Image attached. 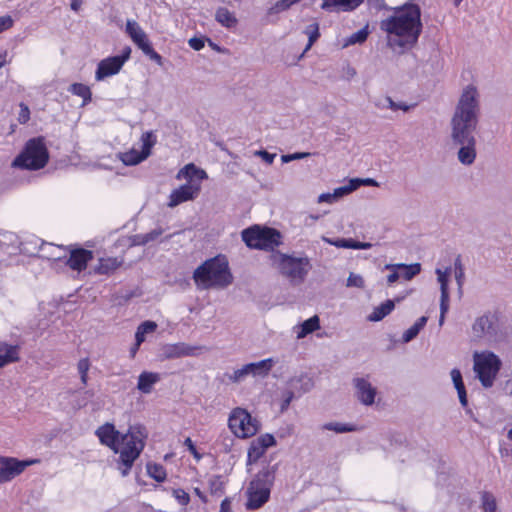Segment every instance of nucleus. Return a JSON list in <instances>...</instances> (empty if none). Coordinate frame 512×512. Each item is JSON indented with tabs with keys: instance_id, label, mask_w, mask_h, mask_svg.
<instances>
[{
	"instance_id": "1a4fd4ad",
	"label": "nucleus",
	"mask_w": 512,
	"mask_h": 512,
	"mask_svg": "<svg viewBox=\"0 0 512 512\" xmlns=\"http://www.w3.org/2000/svg\"><path fill=\"white\" fill-rule=\"evenodd\" d=\"M473 361V369L482 386L492 387L502 366L499 357L491 351L475 352Z\"/></svg>"
},
{
	"instance_id": "f8f14e48",
	"label": "nucleus",
	"mask_w": 512,
	"mask_h": 512,
	"mask_svg": "<svg viewBox=\"0 0 512 512\" xmlns=\"http://www.w3.org/2000/svg\"><path fill=\"white\" fill-rule=\"evenodd\" d=\"M131 48L126 46L122 50L121 55L107 57L98 63L95 79L101 81L106 77L117 74L123 67L126 61L130 59Z\"/></svg>"
},
{
	"instance_id": "a18cd8bd",
	"label": "nucleus",
	"mask_w": 512,
	"mask_h": 512,
	"mask_svg": "<svg viewBox=\"0 0 512 512\" xmlns=\"http://www.w3.org/2000/svg\"><path fill=\"white\" fill-rule=\"evenodd\" d=\"M254 442L259 444L265 451L267 448L275 445V438L270 434H265L258 437Z\"/></svg>"
},
{
	"instance_id": "5fc2aeb1",
	"label": "nucleus",
	"mask_w": 512,
	"mask_h": 512,
	"mask_svg": "<svg viewBox=\"0 0 512 512\" xmlns=\"http://www.w3.org/2000/svg\"><path fill=\"white\" fill-rule=\"evenodd\" d=\"M29 119H30V111H29V108H28L26 105L21 104V111H20V113H19L18 121H19L21 124H24V123H26Z\"/></svg>"
},
{
	"instance_id": "b1692460",
	"label": "nucleus",
	"mask_w": 512,
	"mask_h": 512,
	"mask_svg": "<svg viewBox=\"0 0 512 512\" xmlns=\"http://www.w3.org/2000/svg\"><path fill=\"white\" fill-rule=\"evenodd\" d=\"M159 380L160 376L158 373L144 371L138 377L137 388L142 393L148 394L152 391L153 385Z\"/></svg>"
},
{
	"instance_id": "ea45409f",
	"label": "nucleus",
	"mask_w": 512,
	"mask_h": 512,
	"mask_svg": "<svg viewBox=\"0 0 512 512\" xmlns=\"http://www.w3.org/2000/svg\"><path fill=\"white\" fill-rule=\"evenodd\" d=\"M305 34L308 35V43L306 45V48L304 51H307L309 50L312 45L314 44V42L319 38L320 36V33H319V25L318 23H313V24H310L306 30H305Z\"/></svg>"
},
{
	"instance_id": "aec40b11",
	"label": "nucleus",
	"mask_w": 512,
	"mask_h": 512,
	"mask_svg": "<svg viewBox=\"0 0 512 512\" xmlns=\"http://www.w3.org/2000/svg\"><path fill=\"white\" fill-rule=\"evenodd\" d=\"M495 316L483 315L476 319L472 325L473 335L482 338L485 334H492L495 331Z\"/></svg>"
},
{
	"instance_id": "f704fd0d",
	"label": "nucleus",
	"mask_w": 512,
	"mask_h": 512,
	"mask_svg": "<svg viewBox=\"0 0 512 512\" xmlns=\"http://www.w3.org/2000/svg\"><path fill=\"white\" fill-rule=\"evenodd\" d=\"M208 489L209 493L212 496H222L225 492L224 482L221 479V476L214 475L208 481Z\"/></svg>"
},
{
	"instance_id": "4be33fe9",
	"label": "nucleus",
	"mask_w": 512,
	"mask_h": 512,
	"mask_svg": "<svg viewBox=\"0 0 512 512\" xmlns=\"http://www.w3.org/2000/svg\"><path fill=\"white\" fill-rule=\"evenodd\" d=\"M364 0H323L321 8L326 11H331L337 8L344 12H350L357 9Z\"/></svg>"
},
{
	"instance_id": "c85d7f7f",
	"label": "nucleus",
	"mask_w": 512,
	"mask_h": 512,
	"mask_svg": "<svg viewBox=\"0 0 512 512\" xmlns=\"http://www.w3.org/2000/svg\"><path fill=\"white\" fill-rule=\"evenodd\" d=\"M249 374L252 375H267L272 368V360L265 359L256 363L246 364Z\"/></svg>"
},
{
	"instance_id": "0e129e2a",
	"label": "nucleus",
	"mask_w": 512,
	"mask_h": 512,
	"mask_svg": "<svg viewBox=\"0 0 512 512\" xmlns=\"http://www.w3.org/2000/svg\"><path fill=\"white\" fill-rule=\"evenodd\" d=\"M145 341V335L144 333L137 328L135 333V342L138 344H142Z\"/></svg>"
},
{
	"instance_id": "dca6fc26",
	"label": "nucleus",
	"mask_w": 512,
	"mask_h": 512,
	"mask_svg": "<svg viewBox=\"0 0 512 512\" xmlns=\"http://www.w3.org/2000/svg\"><path fill=\"white\" fill-rule=\"evenodd\" d=\"M199 191H200L199 185H192L190 183L181 185L179 188L174 189L171 192V194L169 196L168 206L173 208L183 202L193 200L194 198L197 197Z\"/></svg>"
},
{
	"instance_id": "cd10ccee",
	"label": "nucleus",
	"mask_w": 512,
	"mask_h": 512,
	"mask_svg": "<svg viewBox=\"0 0 512 512\" xmlns=\"http://www.w3.org/2000/svg\"><path fill=\"white\" fill-rule=\"evenodd\" d=\"M69 91L83 99V105H87L92 101V92L88 85L83 83H73Z\"/></svg>"
},
{
	"instance_id": "7ed1b4c3",
	"label": "nucleus",
	"mask_w": 512,
	"mask_h": 512,
	"mask_svg": "<svg viewBox=\"0 0 512 512\" xmlns=\"http://www.w3.org/2000/svg\"><path fill=\"white\" fill-rule=\"evenodd\" d=\"M192 278L201 290L225 288L233 280L227 259L220 255L205 260L194 270Z\"/></svg>"
},
{
	"instance_id": "2f4dec72",
	"label": "nucleus",
	"mask_w": 512,
	"mask_h": 512,
	"mask_svg": "<svg viewBox=\"0 0 512 512\" xmlns=\"http://www.w3.org/2000/svg\"><path fill=\"white\" fill-rule=\"evenodd\" d=\"M216 20L223 26L231 28L237 24V19L227 8L221 7L216 12Z\"/></svg>"
},
{
	"instance_id": "412c9836",
	"label": "nucleus",
	"mask_w": 512,
	"mask_h": 512,
	"mask_svg": "<svg viewBox=\"0 0 512 512\" xmlns=\"http://www.w3.org/2000/svg\"><path fill=\"white\" fill-rule=\"evenodd\" d=\"M438 281L441 288V300H440V324L443 323L446 312L449 308V292H448V276L445 272L437 269Z\"/></svg>"
},
{
	"instance_id": "39448f33",
	"label": "nucleus",
	"mask_w": 512,
	"mask_h": 512,
	"mask_svg": "<svg viewBox=\"0 0 512 512\" xmlns=\"http://www.w3.org/2000/svg\"><path fill=\"white\" fill-rule=\"evenodd\" d=\"M275 474L276 468L267 466L252 478L246 490L247 501L245 507L247 510H258L269 501Z\"/></svg>"
},
{
	"instance_id": "bb28decb",
	"label": "nucleus",
	"mask_w": 512,
	"mask_h": 512,
	"mask_svg": "<svg viewBox=\"0 0 512 512\" xmlns=\"http://www.w3.org/2000/svg\"><path fill=\"white\" fill-rule=\"evenodd\" d=\"M320 328V320L317 315H314L310 317L309 319L305 320L301 326L300 330L297 332V338H304L308 334L313 333L314 331L318 330Z\"/></svg>"
},
{
	"instance_id": "680f3d73",
	"label": "nucleus",
	"mask_w": 512,
	"mask_h": 512,
	"mask_svg": "<svg viewBox=\"0 0 512 512\" xmlns=\"http://www.w3.org/2000/svg\"><path fill=\"white\" fill-rule=\"evenodd\" d=\"M293 396H294L293 392H291V391L287 392V396L282 403V410L288 408V406L290 405V402L293 399Z\"/></svg>"
},
{
	"instance_id": "0eeeda50",
	"label": "nucleus",
	"mask_w": 512,
	"mask_h": 512,
	"mask_svg": "<svg viewBox=\"0 0 512 512\" xmlns=\"http://www.w3.org/2000/svg\"><path fill=\"white\" fill-rule=\"evenodd\" d=\"M49 161V152L43 137L28 140L13 160L12 165L21 169L36 171L44 168Z\"/></svg>"
},
{
	"instance_id": "13d9d810",
	"label": "nucleus",
	"mask_w": 512,
	"mask_h": 512,
	"mask_svg": "<svg viewBox=\"0 0 512 512\" xmlns=\"http://www.w3.org/2000/svg\"><path fill=\"white\" fill-rule=\"evenodd\" d=\"M189 45L194 50L199 51V50H201L204 47V42L200 38H191L189 40Z\"/></svg>"
},
{
	"instance_id": "ddd939ff",
	"label": "nucleus",
	"mask_w": 512,
	"mask_h": 512,
	"mask_svg": "<svg viewBox=\"0 0 512 512\" xmlns=\"http://www.w3.org/2000/svg\"><path fill=\"white\" fill-rule=\"evenodd\" d=\"M39 462L33 460H18L14 457H0V483H6L20 475L28 466Z\"/></svg>"
},
{
	"instance_id": "49530a36",
	"label": "nucleus",
	"mask_w": 512,
	"mask_h": 512,
	"mask_svg": "<svg viewBox=\"0 0 512 512\" xmlns=\"http://www.w3.org/2000/svg\"><path fill=\"white\" fill-rule=\"evenodd\" d=\"M247 375H249V372H248L247 366L244 365L242 368L237 369L232 374L228 375V378L230 381L236 383V382L241 381Z\"/></svg>"
},
{
	"instance_id": "c9c22d12",
	"label": "nucleus",
	"mask_w": 512,
	"mask_h": 512,
	"mask_svg": "<svg viewBox=\"0 0 512 512\" xmlns=\"http://www.w3.org/2000/svg\"><path fill=\"white\" fill-rule=\"evenodd\" d=\"M427 322L426 317H420L410 328H408L403 334V340L409 342L414 339L420 330L425 326Z\"/></svg>"
},
{
	"instance_id": "6e6d98bb",
	"label": "nucleus",
	"mask_w": 512,
	"mask_h": 512,
	"mask_svg": "<svg viewBox=\"0 0 512 512\" xmlns=\"http://www.w3.org/2000/svg\"><path fill=\"white\" fill-rule=\"evenodd\" d=\"M219 512H232V502L229 497H226L221 501Z\"/></svg>"
},
{
	"instance_id": "a878e982",
	"label": "nucleus",
	"mask_w": 512,
	"mask_h": 512,
	"mask_svg": "<svg viewBox=\"0 0 512 512\" xmlns=\"http://www.w3.org/2000/svg\"><path fill=\"white\" fill-rule=\"evenodd\" d=\"M387 269H397L400 271L401 277L404 280H411L413 277L418 275L421 271V265L419 263L414 264H397V265H387Z\"/></svg>"
},
{
	"instance_id": "338daca9",
	"label": "nucleus",
	"mask_w": 512,
	"mask_h": 512,
	"mask_svg": "<svg viewBox=\"0 0 512 512\" xmlns=\"http://www.w3.org/2000/svg\"><path fill=\"white\" fill-rule=\"evenodd\" d=\"M140 346H141V344H138L137 342H135V343L131 346V348H130V350H129L130 358H132V359H134V358H135V356H136V354H137V352H138V350H139Z\"/></svg>"
},
{
	"instance_id": "9b49d317",
	"label": "nucleus",
	"mask_w": 512,
	"mask_h": 512,
	"mask_svg": "<svg viewBox=\"0 0 512 512\" xmlns=\"http://www.w3.org/2000/svg\"><path fill=\"white\" fill-rule=\"evenodd\" d=\"M125 32L130 37L132 42L152 61L159 66L163 65L162 56L154 50L148 35L141 28V26L134 20H127L125 26Z\"/></svg>"
},
{
	"instance_id": "c03bdc74",
	"label": "nucleus",
	"mask_w": 512,
	"mask_h": 512,
	"mask_svg": "<svg viewBox=\"0 0 512 512\" xmlns=\"http://www.w3.org/2000/svg\"><path fill=\"white\" fill-rule=\"evenodd\" d=\"M172 494L180 505L187 506L189 504L190 496L184 489H182V488L174 489Z\"/></svg>"
},
{
	"instance_id": "473e14b6",
	"label": "nucleus",
	"mask_w": 512,
	"mask_h": 512,
	"mask_svg": "<svg viewBox=\"0 0 512 512\" xmlns=\"http://www.w3.org/2000/svg\"><path fill=\"white\" fill-rule=\"evenodd\" d=\"M141 142V151L148 158L151 154V149L155 146L157 142V137L153 131H146L141 135Z\"/></svg>"
},
{
	"instance_id": "bf43d9fd",
	"label": "nucleus",
	"mask_w": 512,
	"mask_h": 512,
	"mask_svg": "<svg viewBox=\"0 0 512 512\" xmlns=\"http://www.w3.org/2000/svg\"><path fill=\"white\" fill-rule=\"evenodd\" d=\"M193 492L194 494L200 499V501L203 503V504H206L208 503V498L206 496V494L198 487H195L193 489Z\"/></svg>"
},
{
	"instance_id": "c756f323",
	"label": "nucleus",
	"mask_w": 512,
	"mask_h": 512,
	"mask_svg": "<svg viewBox=\"0 0 512 512\" xmlns=\"http://www.w3.org/2000/svg\"><path fill=\"white\" fill-rule=\"evenodd\" d=\"M394 307L395 305L392 300H386L384 303L380 304L378 307L374 309L372 314L369 316V319L371 321H380L385 316L390 314L393 311Z\"/></svg>"
},
{
	"instance_id": "2eb2a0df",
	"label": "nucleus",
	"mask_w": 512,
	"mask_h": 512,
	"mask_svg": "<svg viewBox=\"0 0 512 512\" xmlns=\"http://www.w3.org/2000/svg\"><path fill=\"white\" fill-rule=\"evenodd\" d=\"M94 258L93 251L85 248H72L70 249L69 258L66 260V265L73 271L82 272L86 270L88 263Z\"/></svg>"
},
{
	"instance_id": "9d476101",
	"label": "nucleus",
	"mask_w": 512,
	"mask_h": 512,
	"mask_svg": "<svg viewBox=\"0 0 512 512\" xmlns=\"http://www.w3.org/2000/svg\"><path fill=\"white\" fill-rule=\"evenodd\" d=\"M228 426L238 438L252 437L258 431L257 421L252 419L245 409L239 407L232 410L228 419Z\"/></svg>"
},
{
	"instance_id": "72a5a7b5",
	"label": "nucleus",
	"mask_w": 512,
	"mask_h": 512,
	"mask_svg": "<svg viewBox=\"0 0 512 512\" xmlns=\"http://www.w3.org/2000/svg\"><path fill=\"white\" fill-rule=\"evenodd\" d=\"M147 473L151 478H153L157 482H163L167 477L165 468L158 463H148Z\"/></svg>"
},
{
	"instance_id": "7c9ffc66",
	"label": "nucleus",
	"mask_w": 512,
	"mask_h": 512,
	"mask_svg": "<svg viewBox=\"0 0 512 512\" xmlns=\"http://www.w3.org/2000/svg\"><path fill=\"white\" fill-rule=\"evenodd\" d=\"M145 159H147V157L143 154V152L134 148L122 153L121 155L122 162L128 166L137 165Z\"/></svg>"
},
{
	"instance_id": "8fccbe9b",
	"label": "nucleus",
	"mask_w": 512,
	"mask_h": 512,
	"mask_svg": "<svg viewBox=\"0 0 512 512\" xmlns=\"http://www.w3.org/2000/svg\"><path fill=\"white\" fill-rule=\"evenodd\" d=\"M14 20L10 15L0 16V34L13 27Z\"/></svg>"
},
{
	"instance_id": "f3484780",
	"label": "nucleus",
	"mask_w": 512,
	"mask_h": 512,
	"mask_svg": "<svg viewBox=\"0 0 512 512\" xmlns=\"http://www.w3.org/2000/svg\"><path fill=\"white\" fill-rule=\"evenodd\" d=\"M356 395L364 405H372L376 396V389L364 378H356L354 380Z\"/></svg>"
},
{
	"instance_id": "4d7b16f0",
	"label": "nucleus",
	"mask_w": 512,
	"mask_h": 512,
	"mask_svg": "<svg viewBox=\"0 0 512 512\" xmlns=\"http://www.w3.org/2000/svg\"><path fill=\"white\" fill-rule=\"evenodd\" d=\"M463 268L461 265L460 257H458L455 261V276L457 278L458 283H461V278L463 277Z\"/></svg>"
},
{
	"instance_id": "4c0bfd02",
	"label": "nucleus",
	"mask_w": 512,
	"mask_h": 512,
	"mask_svg": "<svg viewBox=\"0 0 512 512\" xmlns=\"http://www.w3.org/2000/svg\"><path fill=\"white\" fill-rule=\"evenodd\" d=\"M482 509L484 512H496L497 503L494 495L490 492L484 491L481 495Z\"/></svg>"
},
{
	"instance_id": "052dcab7",
	"label": "nucleus",
	"mask_w": 512,
	"mask_h": 512,
	"mask_svg": "<svg viewBox=\"0 0 512 512\" xmlns=\"http://www.w3.org/2000/svg\"><path fill=\"white\" fill-rule=\"evenodd\" d=\"M400 277L401 274L397 271V269H394V271L387 276V281L389 284H392L396 282Z\"/></svg>"
},
{
	"instance_id": "e433bc0d",
	"label": "nucleus",
	"mask_w": 512,
	"mask_h": 512,
	"mask_svg": "<svg viewBox=\"0 0 512 512\" xmlns=\"http://www.w3.org/2000/svg\"><path fill=\"white\" fill-rule=\"evenodd\" d=\"M338 248H351V249H369L371 248L370 243L359 242L353 239H338L332 243Z\"/></svg>"
},
{
	"instance_id": "f257e3e1",
	"label": "nucleus",
	"mask_w": 512,
	"mask_h": 512,
	"mask_svg": "<svg viewBox=\"0 0 512 512\" xmlns=\"http://www.w3.org/2000/svg\"><path fill=\"white\" fill-rule=\"evenodd\" d=\"M478 92L469 85L462 92L452 118V137L461 145L458 159L464 165H470L476 158L475 138L473 132L478 122Z\"/></svg>"
},
{
	"instance_id": "79ce46f5",
	"label": "nucleus",
	"mask_w": 512,
	"mask_h": 512,
	"mask_svg": "<svg viewBox=\"0 0 512 512\" xmlns=\"http://www.w3.org/2000/svg\"><path fill=\"white\" fill-rule=\"evenodd\" d=\"M265 453V450L256 442H252L248 449V462H256L258 459H260Z\"/></svg>"
},
{
	"instance_id": "e2e57ef3",
	"label": "nucleus",
	"mask_w": 512,
	"mask_h": 512,
	"mask_svg": "<svg viewBox=\"0 0 512 512\" xmlns=\"http://www.w3.org/2000/svg\"><path fill=\"white\" fill-rule=\"evenodd\" d=\"M8 52L6 50L0 53V69L9 63L7 60Z\"/></svg>"
},
{
	"instance_id": "423d86ee",
	"label": "nucleus",
	"mask_w": 512,
	"mask_h": 512,
	"mask_svg": "<svg viewBox=\"0 0 512 512\" xmlns=\"http://www.w3.org/2000/svg\"><path fill=\"white\" fill-rule=\"evenodd\" d=\"M241 238L250 249L272 253L282 243V235L277 229L257 224L242 230Z\"/></svg>"
},
{
	"instance_id": "6e6552de",
	"label": "nucleus",
	"mask_w": 512,
	"mask_h": 512,
	"mask_svg": "<svg viewBox=\"0 0 512 512\" xmlns=\"http://www.w3.org/2000/svg\"><path fill=\"white\" fill-rule=\"evenodd\" d=\"M270 261L291 282L301 283L311 267L307 257H293L279 251L270 255Z\"/></svg>"
},
{
	"instance_id": "69168bd1",
	"label": "nucleus",
	"mask_w": 512,
	"mask_h": 512,
	"mask_svg": "<svg viewBox=\"0 0 512 512\" xmlns=\"http://www.w3.org/2000/svg\"><path fill=\"white\" fill-rule=\"evenodd\" d=\"M83 0H71L70 7L73 11L78 12L82 6Z\"/></svg>"
},
{
	"instance_id": "37998d69",
	"label": "nucleus",
	"mask_w": 512,
	"mask_h": 512,
	"mask_svg": "<svg viewBox=\"0 0 512 512\" xmlns=\"http://www.w3.org/2000/svg\"><path fill=\"white\" fill-rule=\"evenodd\" d=\"M368 37V31L363 28L358 30L357 32L353 33L347 40L346 45H353L356 43H362L364 42Z\"/></svg>"
},
{
	"instance_id": "58836bf2",
	"label": "nucleus",
	"mask_w": 512,
	"mask_h": 512,
	"mask_svg": "<svg viewBox=\"0 0 512 512\" xmlns=\"http://www.w3.org/2000/svg\"><path fill=\"white\" fill-rule=\"evenodd\" d=\"M77 369L80 374L81 383L83 386H86L88 383V371L90 369V360L89 358H82L77 363Z\"/></svg>"
},
{
	"instance_id": "774afa93",
	"label": "nucleus",
	"mask_w": 512,
	"mask_h": 512,
	"mask_svg": "<svg viewBox=\"0 0 512 512\" xmlns=\"http://www.w3.org/2000/svg\"><path fill=\"white\" fill-rule=\"evenodd\" d=\"M184 445L187 447L189 452H194L195 449H196L195 444L193 443V441L189 437L184 440Z\"/></svg>"
},
{
	"instance_id": "20e7f679",
	"label": "nucleus",
	"mask_w": 512,
	"mask_h": 512,
	"mask_svg": "<svg viewBox=\"0 0 512 512\" xmlns=\"http://www.w3.org/2000/svg\"><path fill=\"white\" fill-rule=\"evenodd\" d=\"M147 436L146 428L142 425L131 426L125 434L121 435L118 453L119 463L124 467L123 476L128 475L134 462L144 450Z\"/></svg>"
},
{
	"instance_id": "5701e85b",
	"label": "nucleus",
	"mask_w": 512,
	"mask_h": 512,
	"mask_svg": "<svg viewBox=\"0 0 512 512\" xmlns=\"http://www.w3.org/2000/svg\"><path fill=\"white\" fill-rule=\"evenodd\" d=\"M19 360V347L0 343V368Z\"/></svg>"
},
{
	"instance_id": "a19ab883",
	"label": "nucleus",
	"mask_w": 512,
	"mask_h": 512,
	"mask_svg": "<svg viewBox=\"0 0 512 512\" xmlns=\"http://www.w3.org/2000/svg\"><path fill=\"white\" fill-rule=\"evenodd\" d=\"M305 34L308 35V43L306 45V48L304 51H307L309 50L312 45L314 44V42L319 38L320 36V33H319V25L318 23H313V24H310L306 30H305Z\"/></svg>"
},
{
	"instance_id": "3c124183",
	"label": "nucleus",
	"mask_w": 512,
	"mask_h": 512,
	"mask_svg": "<svg viewBox=\"0 0 512 512\" xmlns=\"http://www.w3.org/2000/svg\"><path fill=\"white\" fill-rule=\"evenodd\" d=\"M324 429L332 430V431H335L337 433H344V432H348V431L352 430L351 427H348L345 424H339V423H328V424H325L324 425Z\"/></svg>"
},
{
	"instance_id": "a211bd4d",
	"label": "nucleus",
	"mask_w": 512,
	"mask_h": 512,
	"mask_svg": "<svg viewBox=\"0 0 512 512\" xmlns=\"http://www.w3.org/2000/svg\"><path fill=\"white\" fill-rule=\"evenodd\" d=\"M123 264L124 259L122 257H101L94 267V273L109 276L114 274Z\"/></svg>"
},
{
	"instance_id": "393cba45",
	"label": "nucleus",
	"mask_w": 512,
	"mask_h": 512,
	"mask_svg": "<svg viewBox=\"0 0 512 512\" xmlns=\"http://www.w3.org/2000/svg\"><path fill=\"white\" fill-rule=\"evenodd\" d=\"M450 374L454 387L457 390L459 401L463 407H466L468 405V400L462 374L457 368L452 369Z\"/></svg>"
},
{
	"instance_id": "f03ea898",
	"label": "nucleus",
	"mask_w": 512,
	"mask_h": 512,
	"mask_svg": "<svg viewBox=\"0 0 512 512\" xmlns=\"http://www.w3.org/2000/svg\"><path fill=\"white\" fill-rule=\"evenodd\" d=\"M381 29L395 39H389V46L399 52L412 49L422 32L421 9L417 4L406 3L393 8V14L381 21Z\"/></svg>"
},
{
	"instance_id": "603ef678",
	"label": "nucleus",
	"mask_w": 512,
	"mask_h": 512,
	"mask_svg": "<svg viewBox=\"0 0 512 512\" xmlns=\"http://www.w3.org/2000/svg\"><path fill=\"white\" fill-rule=\"evenodd\" d=\"M137 328L141 330L144 335H146L147 333L155 332L157 329V324L154 321L147 320L141 323Z\"/></svg>"
},
{
	"instance_id": "de8ad7c7",
	"label": "nucleus",
	"mask_w": 512,
	"mask_h": 512,
	"mask_svg": "<svg viewBox=\"0 0 512 512\" xmlns=\"http://www.w3.org/2000/svg\"><path fill=\"white\" fill-rule=\"evenodd\" d=\"M347 286L363 288L364 287V279L362 278V276H360L358 274L350 273V275L347 278Z\"/></svg>"
},
{
	"instance_id": "6ab92c4d",
	"label": "nucleus",
	"mask_w": 512,
	"mask_h": 512,
	"mask_svg": "<svg viewBox=\"0 0 512 512\" xmlns=\"http://www.w3.org/2000/svg\"><path fill=\"white\" fill-rule=\"evenodd\" d=\"M197 349L185 343L167 344L163 347V354L167 359H174L183 356H194Z\"/></svg>"
},
{
	"instance_id": "864d4df0",
	"label": "nucleus",
	"mask_w": 512,
	"mask_h": 512,
	"mask_svg": "<svg viewBox=\"0 0 512 512\" xmlns=\"http://www.w3.org/2000/svg\"><path fill=\"white\" fill-rule=\"evenodd\" d=\"M351 184H352L351 189H356L357 187H359L360 184H365V185H369V186H378V183L376 182V180L371 179V178H367L364 180L354 179L351 181Z\"/></svg>"
},
{
	"instance_id": "4468645a",
	"label": "nucleus",
	"mask_w": 512,
	"mask_h": 512,
	"mask_svg": "<svg viewBox=\"0 0 512 512\" xmlns=\"http://www.w3.org/2000/svg\"><path fill=\"white\" fill-rule=\"evenodd\" d=\"M95 434L102 445L107 446L114 453H118L122 434L115 428L114 424L107 422L101 425L97 428Z\"/></svg>"
},
{
	"instance_id": "09e8293b",
	"label": "nucleus",
	"mask_w": 512,
	"mask_h": 512,
	"mask_svg": "<svg viewBox=\"0 0 512 512\" xmlns=\"http://www.w3.org/2000/svg\"><path fill=\"white\" fill-rule=\"evenodd\" d=\"M301 0H280L276 2L272 10L280 12L289 9L293 4L300 2Z\"/></svg>"
}]
</instances>
